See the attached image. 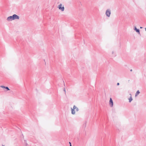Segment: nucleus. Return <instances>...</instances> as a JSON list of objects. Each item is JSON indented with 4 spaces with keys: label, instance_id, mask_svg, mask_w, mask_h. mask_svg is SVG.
I'll use <instances>...</instances> for the list:
<instances>
[{
    "label": "nucleus",
    "instance_id": "nucleus-15",
    "mask_svg": "<svg viewBox=\"0 0 146 146\" xmlns=\"http://www.w3.org/2000/svg\"><path fill=\"white\" fill-rule=\"evenodd\" d=\"M64 92H65V88H64Z\"/></svg>",
    "mask_w": 146,
    "mask_h": 146
},
{
    "label": "nucleus",
    "instance_id": "nucleus-21",
    "mask_svg": "<svg viewBox=\"0 0 146 146\" xmlns=\"http://www.w3.org/2000/svg\"><path fill=\"white\" fill-rule=\"evenodd\" d=\"M70 146H72V145H70Z\"/></svg>",
    "mask_w": 146,
    "mask_h": 146
},
{
    "label": "nucleus",
    "instance_id": "nucleus-11",
    "mask_svg": "<svg viewBox=\"0 0 146 146\" xmlns=\"http://www.w3.org/2000/svg\"><path fill=\"white\" fill-rule=\"evenodd\" d=\"M140 93V92L139 91V90H137L135 94V97H136Z\"/></svg>",
    "mask_w": 146,
    "mask_h": 146
},
{
    "label": "nucleus",
    "instance_id": "nucleus-1",
    "mask_svg": "<svg viewBox=\"0 0 146 146\" xmlns=\"http://www.w3.org/2000/svg\"><path fill=\"white\" fill-rule=\"evenodd\" d=\"M76 110V111H79V109L76 106L74 105L73 108H71V113L73 115H74L75 114V110Z\"/></svg>",
    "mask_w": 146,
    "mask_h": 146
},
{
    "label": "nucleus",
    "instance_id": "nucleus-6",
    "mask_svg": "<svg viewBox=\"0 0 146 146\" xmlns=\"http://www.w3.org/2000/svg\"><path fill=\"white\" fill-rule=\"evenodd\" d=\"M111 55L113 57H115L116 56V54L115 51L113 50L112 51Z\"/></svg>",
    "mask_w": 146,
    "mask_h": 146
},
{
    "label": "nucleus",
    "instance_id": "nucleus-17",
    "mask_svg": "<svg viewBox=\"0 0 146 146\" xmlns=\"http://www.w3.org/2000/svg\"><path fill=\"white\" fill-rule=\"evenodd\" d=\"M130 71H132V70H131H131H130Z\"/></svg>",
    "mask_w": 146,
    "mask_h": 146
},
{
    "label": "nucleus",
    "instance_id": "nucleus-16",
    "mask_svg": "<svg viewBox=\"0 0 146 146\" xmlns=\"http://www.w3.org/2000/svg\"><path fill=\"white\" fill-rule=\"evenodd\" d=\"M69 144H70V145H71V143L70 142H69Z\"/></svg>",
    "mask_w": 146,
    "mask_h": 146
},
{
    "label": "nucleus",
    "instance_id": "nucleus-20",
    "mask_svg": "<svg viewBox=\"0 0 146 146\" xmlns=\"http://www.w3.org/2000/svg\"><path fill=\"white\" fill-rule=\"evenodd\" d=\"M145 31H146V28H145Z\"/></svg>",
    "mask_w": 146,
    "mask_h": 146
},
{
    "label": "nucleus",
    "instance_id": "nucleus-9",
    "mask_svg": "<svg viewBox=\"0 0 146 146\" xmlns=\"http://www.w3.org/2000/svg\"><path fill=\"white\" fill-rule=\"evenodd\" d=\"M24 146H30V145L27 143V141L25 140H24Z\"/></svg>",
    "mask_w": 146,
    "mask_h": 146
},
{
    "label": "nucleus",
    "instance_id": "nucleus-14",
    "mask_svg": "<svg viewBox=\"0 0 146 146\" xmlns=\"http://www.w3.org/2000/svg\"><path fill=\"white\" fill-rule=\"evenodd\" d=\"M119 83H117V85L118 86V85H119Z\"/></svg>",
    "mask_w": 146,
    "mask_h": 146
},
{
    "label": "nucleus",
    "instance_id": "nucleus-18",
    "mask_svg": "<svg viewBox=\"0 0 146 146\" xmlns=\"http://www.w3.org/2000/svg\"><path fill=\"white\" fill-rule=\"evenodd\" d=\"M2 146H5L4 145H2Z\"/></svg>",
    "mask_w": 146,
    "mask_h": 146
},
{
    "label": "nucleus",
    "instance_id": "nucleus-13",
    "mask_svg": "<svg viewBox=\"0 0 146 146\" xmlns=\"http://www.w3.org/2000/svg\"><path fill=\"white\" fill-rule=\"evenodd\" d=\"M0 87L1 88H5V86H0Z\"/></svg>",
    "mask_w": 146,
    "mask_h": 146
},
{
    "label": "nucleus",
    "instance_id": "nucleus-3",
    "mask_svg": "<svg viewBox=\"0 0 146 146\" xmlns=\"http://www.w3.org/2000/svg\"><path fill=\"white\" fill-rule=\"evenodd\" d=\"M59 9L60 10L62 11H64V8L63 5H62V4L61 3L58 6V7Z\"/></svg>",
    "mask_w": 146,
    "mask_h": 146
},
{
    "label": "nucleus",
    "instance_id": "nucleus-5",
    "mask_svg": "<svg viewBox=\"0 0 146 146\" xmlns=\"http://www.w3.org/2000/svg\"><path fill=\"white\" fill-rule=\"evenodd\" d=\"M7 20L8 21H10L13 20V16L8 17L7 19Z\"/></svg>",
    "mask_w": 146,
    "mask_h": 146
},
{
    "label": "nucleus",
    "instance_id": "nucleus-19",
    "mask_svg": "<svg viewBox=\"0 0 146 146\" xmlns=\"http://www.w3.org/2000/svg\"><path fill=\"white\" fill-rule=\"evenodd\" d=\"M142 28V27H140V28Z\"/></svg>",
    "mask_w": 146,
    "mask_h": 146
},
{
    "label": "nucleus",
    "instance_id": "nucleus-7",
    "mask_svg": "<svg viewBox=\"0 0 146 146\" xmlns=\"http://www.w3.org/2000/svg\"><path fill=\"white\" fill-rule=\"evenodd\" d=\"M109 104L111 107H113V103L111 98H110V99Z\"/></svg>",
    "mask_w": 146,
    "mask_h": 146
},
{
    "label": "nucleus",
    "instance_id": "nucleus-2",
    "mask_svg": "<svg viewBox=\"0 0 146 146\" xmlns=\"http://www.w3.org/2000/svg\"><path fill=\"white\" fill-rule=\"evenodd\" d=\"M111 14V11L109 9H107L105 13V14L106 16L108 17H110Z\"/></svg>",
    "mask_w": 146,
    "mask_h": 146
},
{
    "label": "nucleus",
    "instance_id": "nucleus-8",
    "mask_svg": "<svg viewBox=\"0 0 146 146\" xmlns=\"http://www.w3.org/2000/svg\"><path fill=\"white\" fill-rule=\"evenodd\" d=\"M134 30H135L137 33L139 34H140V31L139 29H137L136 27H134Z\"/></svg>",
    "mask_w": 146,
    "mask_h": 146
},
{
    "label": "nucleus",
    "instance_id": "nucleus-4",
    "mask_svg": "<svg viewBox=\"0 0 146 146\" xmlns=\"http://www.w3.org/2000/svg\"><path fill=\"white\" fill-rule=\"evenodd\" d=\"M13 20H15V19H19V16L17 15L16 14H14L13 15Z\"/></svg>",
    "mask_w": 146,
    "mask_h": 146
},
{
    "label": "nucleus",
    "instance_id": "nucleus-10",
    "mask_svg": "<svg viewBox=\"0 0 146 146\" xmlns=\"http://www.w3.org/2000/svg\"><path fill=\"white\" fill-rule=\"evenodd\" d=\"M130 95L131 96V94H130ZM129 102H131L133 100V99L131 96L130 98L129 99Z\"/></svg>",
    "mask_w": 146,
    "mask_h": 146
},
{
    "label": "nucleus",
    "instance_id": "nucleus-12",
    "mask_svg": "<svg viewBox=\"0 0 146 146\" xmlns=\"http://www.w3.org/2000/svg\"><path fill=\"white\" fill-rule=\"evenodd\" d=\"M5 88L7 90H10L9 89V88L7 87H5Z\"/></svg>",
    "mask_w": 146,
    "mask_h": 146
}]
</instances>
